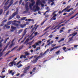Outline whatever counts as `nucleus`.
Here are the masks:
<instances>
[{
    "label": "nucleus",
    "mask_w": 78,
    "mask_h": 78,
    "mask_svg": "<svg viewBox=\"0 0 78 78\" xmlns=\"http://www.w3.org/2000/svg\"><path fill=\"white\" fill-rule=\"evenodd\" d=\"M49 51V49H48L46 51L44 52V53L43 54H42L43 53L42 52L40 54V55L38 57H37L36 58V59H35L34 61H32V62L33 63H36V62H37V60L39 59V58H41V57L42 56H44L45 54L47 53V51Z\"/></svg>",
    "instance_id": "f257e3e1"
},
{
    "label": "nucleus",
    "mask_w": 78,
    "mask_h": 78,
    "mask_svg": "<svg viewBox=\"0 0 78 78\" xmlns=\"http://www.w3.org/2000/svg\"><path fill=\"white\" fill-rule=\"evenodd\" d=\"M13 3V1L11 0L10 1V4L8 5V6H7L5 7V10L4 11H6L8 9H9V8L12 5Z\"/></svg>",
    "instance_id": "f03ea898"
},
{
    "label": "nucleus",
    "mask_w": 78,
    "mask_h": 78,
    "mask_svg": "<svg viewBox=\"0 0 78 78\" xmlns=\"http://www.w3.org/2000/svg\"><path fill=\"white\" fill-rule=\"evenodd\" d=\"M18 14V12H16L14 13H13L11 16H10V17H9V20H10V19H12V18H14V17L15 16H16L17 14Z\"/></svg>",
    "instance_id": "7ed1b4c3"
},
{
    "label": "nucleus",
    "mask_w": 78,
    "mask_h": 78,
    "mask_svg": "<svg viewBox=\"0 0 78 78\" xmlns=\"http://www.w3.org/2000/svg\"><path fill=\"white\" fill-rule=\"evenodd\" d=\"M25 7L26 8V11H24V13H27L29 11V9L28 8V5L27 4H26L25 5Z\"/></svg>",
    "instance_id": "20e7f679"
},
{
    "label": "nucleus",
    "mask_w": 78,
    "mask_h": 78,
    "mask_svg": "<svg viewBox=\"0 0 78 78\" xmlns=\"http://www.w3.org/2000/svg\"><path fill=\"white\" fill-rule=\"evenodd\" d=\"M57 16V14H55L53 17L51 18V19L50 20L52 21V20H55L56 19V17Z\"/></svg>",
    "instance_id": "39448f33"
},
{
    "label": "nucleus",
    "mask_w": 78,
    "mask_h": 78,
    "mask_svg": "<svg viewBox=\"0 0 78 78\" xmlns=\"http://www.w3.org/2000/svg\"><path fill=\"white\" fill-rule=\"evenodd\" d=\"M18 47V46H16L15 47H14L11 50V51H9L6 54H5V55H8V54H9V53H10L11 51H13V50H15L16 48H17Z\"/></svg>",
    "instance_id": "423d86ee"
},
{
    "label": "nucleus",
    "mask_w": 78,
    "mask_h": 78,
    "mask_svg": "<svg viewBox=\"0 0 78 78\" xmlns=\"http://www.w3.org/2000/svg\"><path fill=\"white\" fill-rule=\"evenodd\" d=\"M54 1V0H48V3H49V4H50V3H51V2H52L51 3V6H53V5L55 4V2H53Z\"/></svg>",
    "instance_id": "0eeeda50"
},
{
    "label": "nucleus",
    "mask_w": 78,
    "mask_h": 78,
    "mask_svg": "<svg viewBox=\"0 0 78 78\" xmlns=\"http://www.w3.org/2000/svg\"><path fill=\"white\" fill-rule=\"evenodd\" d=\"M27 29H25L24 30V31L23 32V33L22 34V37L23 38L24 37V36L26 34V33H27Z\"/></svg>",
    "instance_id": "6e6552de"
},
{
    "label": "nucleus",
    "mask_w": 78,
    "mask_h": 78,
    "mask_svg": "<svg viewBox=\"0 0 78 78\" xmlns=\"http://www.w3.org/2000/svg\"><path fill=\"white\" fill-rule=\"evenodd\" d=\"M11 28L12 29H13L10 30V31H11V32H13V31H14V30H15V29H16V27H14V26H12Z\"/></svg>",
    "instance_id": "1a4fd4ad"
},
{
    "label": "nucleus",
    "mask_w": 78,
    "mask_h": 78,
    "mask_svg": "<svg viewBox=\"0 0 78 78\" xmlns=\"http://www.w3.org/2000/svg\"><path fill=\"white\" fill-rule=\"evenodd\" d=\"M35 12H36V11H39L40 10V7L38 6H35Z\"/></svg>",
    "instance_id": "9d476101"
},
{
    "label": "nucleus",
    "mask_w": 78,
    "mask_h": 78,
    "mask_svg": "<svg viewBox=\"0 0 78 78\" xmlns=\"http://www.w3.org/2000/svg\"><path fill=\"white\" fill-rule=\"evenodd\" d=\"M5 27H6V28L9 29V28H10V26H8L7 24H5L3 26L4 29H5Z\"/></svg>",
    "instance_id": "9b49d317"
},
{
    "label": "nucleus",
    "mask_w": 78,
    "mask_h": 78,
    "mask_svg": "<svg viewBox=\"0 0 78 78\" xmlns=\"http://www.w3.org/2000/svg\"><path fill=\"white\" fill-rule=\"evenodd\" d=\"M23 47V45H21L19 48L17 50V51H20L21 49H22V48Z\"/></svg>",
    "instance_id": "f8f14e48"
},
{
    "label": "nucleus",
    "mask_w": 78,
    "mask_h": 78,
    "mask_svg": "<svg viewBox=\"0 0 78 78\" xmlns=\"http://www.w3.org/2000/svg\"><path fill=\"white\" fill-rule=\"evenodd\" d=\"M3 41V39H2L0 41V48H2V46L3 45H2V42Z\"/></svg>",
    "instance_id": "ddd939ff"
},
{
    "label": "nucleus",
    "mask_w": 78,
    "mask_h": 78,
    "mask_svg": "<svg viewBox=\"0 0 78 78\" xmlns=\"http://www.w3.org/2000/svg\"><path fill=\"white\" fill-rule=\"evenodd\" d=\"M59 48L57 46L56 47H54V48H51L50 50V51L51 52V51H53V50H54V49H55V48Z\"/></svg>",
    "instance_id": "4468645a"
},
{
    "label": "nucleus",
    "mask_w": 78,
    "mask_h": 78,
    "mask_svg": "<svg viewBox=\"0 0 78 78\" xmlns=\"http://www.w3.org/2000/svg\"><path fill=\"white\" fill-rule=\"evenodd\" d=\"M9 1L8 0L7 1L5 2V6H4L3 8H5L6 6V5H8V3H9Z\"/></svg>",
    "instance_id": "2eb2a0df"
},
{
    "label": "nucleus",
    "mask_w": 78,
    "mask_h": 78,
    "mask_svg": "<svg viewBox=\"0 0 78 78\" xmlns=\"http://www.w3.org/2000/svg\"><path fill=\"white\" fill-rule=\"evenodd\" d=\"M73 37L70 38L69 39V40L68 41V42H71V41H73Z\"/></svg>",
    "instance_id": "dca6fc26"
},
{
    "label": "nucleus",
    "mask_w": 78,
    "mask_h": 78,
    "mask_svg": "<svg viewBox=\"0 0 78 78\" xmlns=\"http://www.w3.org/2000/svg\"><path fill=\"white\" fill-rule=\"evenodd\" d=\"M70 6H69L68 5L66 8L65 9H64V10L65 11H66V10H68L69 9V8H70Z\"/></svg>",
    "instance_id": "f3484780"
},
{
    "label": "nucleus",
    "mask_w": 78,
    "mask_h": 78,
    "mask_svg": "<svg viewBox=\"0 0 78 78\" xmlns=\"http://www.w3.org/2000/svg\"><path fill=\"white\" fill-rule=\"evenodd\" d=\"M3 10L2 9H0V16L3 14Z\"/></svg>",
    "instance_id": "a211bd4d"
},
{
    "label": "nucleus",
    "mask_w": 78,
    "mask_h": 78,
    "mask_svg": "<svg viewBox=\"0 0 78 78\" xmlns=\"http://www.w3.org/2000/svg\"><path fill=\"white\" fill-rule=\"evenodd\" d=\"M12 23V21H10L7 23V25H11Z\"/></svg>",
    "instance_id": "6ab92c4d"
},
{
    "label": "nucleus",
    "mask_w": 78,
    "mask_h": 78,
    "mask_svg": "<svg viewBox=\"0 0 78 78\" xmlns=\"http://www.w3.org/2000/svg\"><path fill=\"white\" fill-rule=\"evenodd\" d=\"M30 68V66H28L27 67L25 68L24 69V70H28Z\"/></svg>",
    "instance_id": "aec40b11"
},
{
    "label": "nucleus",
    "mask_w": 78,
    "mask_h": 78,
    "mask_svg": "<svg viewBox=\"0 0 78 78\" xmlns=\"http://www.w3.org/2000/svg\"><path fill=\"white\" fill-rule=\"evenodd\" d=\"M13 45H14V44L12 43L9 46V48H12Z\"/></svg>",
    "instance_id": "412c9836"
},
{
    "label": "nucleus",
    "mask_w": 78,
    "mask_h": 78,
    "mask_svg": "<svg viewBox=\"0 0 78 78\" xmlns=\"http://www.w3.org/2000/svg\"><path fill=\"white\" fill-rule=\"evenodd\" d=\"M78 15V12L76 13L74 16H72V17L70 18V19H73L76 16Z\"/></svg>",
    "instance_id": "4be33fe9"
},
{
    "label": "nucleus",
    "mask_w": 78,
    "mask_h": 78,
    "mask_svg": "<svg viewBox=\"0 0 78 78\" xmlns=\"http://www.w3.org/2000/svg\"><path fill=\"white\" fill-rule=\"evenodd\" d=\"M64 25H65L62 24V25H60L59 26H58V27L57 28V30H58V29H59V28H60V27H62V26H64Z\"/></svg>",
    "instance_id": "5701e85b"
},
{
    "label": "nucleus",
    "mask_w": 78,
    "mask_h": 78,
    "mask_svg": "<svg viewBox=\"0 0 78 78\" xmlns=\"http://www.w3.org/2000/svg\"><path fill=\"white\" fill-rule=\"evenodd\" d=\"M30 41L29 38L27 39H26V41H25V42H24V44H26V43H27V42H28V41Z\"/></svg>",
    "instance_id": "b1692460"
},
{
    "label": "nucleus",
    "mask_w": 78,
    "mask_h": 78,
    "mask_svg": "<svg viewBox=\"0 0 78 78\" xmlns=\"http://www.w3.org/2000/svg\"><path fill=\"white\" fill-rule=\"evenodd\" d=\"M9 39V37L6 38L5 40L3 43L6 44V41H7V40H8V39Z\"/></svg>",
    "instance_id": "393cba45"
},
{
    "label": "nucleus",
    "mask_w": 78,
    "mask_h": 78,
    "mask_svg": "<svg viewBox=\"0 0 78 78\" xmlns=\"http://www.w3.org/2000/svg\"><path fill=\"white\" fill-rule=\"evenodd\" d=\"M51 27V26H50L49 27H48L47 28H46L45 29H44V30L43 31H45L47 30H48V29H49V28H50V27Z\"/></svg>",
    "instance_id": "a878e982"
},
{
    "label": "nucleus",
    "mask_w": 78,
    "mask_h": 78,
    "mask_svg": "<svg viewBox=\"0 0 78 78\" xmlns=\"http://www.w3.org/2000/svg\"><path fill=\"white\" fill-rule=\"evenodd\" d=\"M22 58H26V56H23V55H21L20 56V59H22Z\"/></svg>",
    "instance_id": "bb28decb"
},
{
    "label": "nucleus",
    "mask_w": 78,
    "mask_h": 78,
    "mask_svg": "<svg viewBox=\"0 0 78 78\" xmlns=\"http://www.w3.org/2000/svg\"><path fill=\"white\" fill-rule=\"evenodd\" d=\"M34 28H35V27H34V28H33L30 31V33H33V31L35 30Z\"/></svg>",
    "instance_id": "cd10ccee"
},
{
    "label": "nucleus",
    "mask_w": 78,
    "mask_h": 78,
    "mask_svg": "<svg viewBox=\"0 0 78 78\" xmlns=\"http://www.w3.org/2000/svg\"><path fill=\"white\" fill-rule=\"evenodd\" d=\"M13 25H15V26H17V27H18L19 25V24L15 23L13 24Z\"/></svg>",
    "instance_id": "c85d7f7f"
},
{
    "label": "nucleus",
    "mask_w": 78,
    "mask_h": 78,
    "mask_svg": "<svg viewBox=\"0 0 78 78\" xmlns=\"http://www.w3.org/2000/svg\"><path fill=\"white\" fill-rule=\"evenodd\" d=\"M50 11V9H49L48 10H47L46 11L44 14L43 15H45V14H46V13H47V12H49Z\"/></svg>",
    "instance_id": "c756f323"
},
{
    "label": "nucleus",
    "mask_w": 78,
    "mask_h": 78,
    "mask_svg": "<svg viewBox=\"0 0 78 78\" xmlns=\"http://www.w3.org/2000/svg\"><path fill=\"white\" fill-rule=\"evenodd\" d=\"M34 4H35V2H32L31 4H30V5H31V6H34Z\"/></svg>",
    "instance_id": "7c9ffc66"
},
{
    "label": "nucleus",
    "mask_w": 78,
    "mask_h": 78,
    "mask_svg": "<svg viewBox=\"0 0 78 78\" xmlns=\"http://www.w3.org/2000/svg\"><path fill=\"white\" fill-rule=\"evenodd\" d=\"M25 54L26 56H28V55H30L29 53L27 52H25Z\"/></svg>",
    "instance_id": "2f4dec72"
},
{
    "label": "nucleus",
    "mask_w": 78,
    "mask_h": 78,
    "mask_svg": "<svg viewBox=\"0 0 78 78\" xmlns=\"http://www.w3.org/2000/svg\"><path fill=\"white\" fill-rule=\"evenodd\" d=\"M60 53V51L58 50V51H57L56 52V55H59V54Z\"/></svg>",
    "instance_id": "473e14b6"
},
{
    "label": "nucleus",
    "mask_w": 78,
    "mask_h": 78,
    "mask_svg": "<svg viewBox=\"0 0 78 78\" xmlns=\"http://www.w3.org/2000/svg\"><path fill=\"white\" fill-rule=\"evenodd\" d=\"M39 0H38L37 2L36 3V4L35 6H39Z\"/></svg>",
    "instance_id": "72a5a7b5"
},
{
    "label": "nucleus",
    "mask_w": 78,
    "mask_h": 78,
    "mask_svg": "<svg viewBox=\"0 0 78 78\" xmlns=\"http://www.w3.org/2000/svg\"><path fill=\"white\" fill-rule=\"evenodd\" d=\"M34 40H33L32 41L30 42L29 43H27L26 45H28V44H31V43H32V42H34Z\"/></svg>",
    "instance_id": "f704fd0d"
},
{
    "label": "nucleus",
    "mask_w": 78,
    "mask_h": 78,
    "mask_svg": "<svg viewBox=\"0 0 78 78\" xmlns=\"http://www.w3.org/2000/svg\"><path fill=\"white\" fill-rule=\"evenodd\" d=\"M47 20V19L46 20L44 21H43L42 23H41V25H44V23H45V21H46V20Z\"/></svg>",
    "instance_id": "c9c22d12"
},
{
    "label": "nucleus",
    "mask_w": 78,
    "mask_h": 78,
    "mask_svg": "<svg viewBox=\"0 0 78 78\" xmlns=\"http://www.w3.org/2000/svg\"><path fill=\"white\" fill-rule=\"evenodd\" d=\"M38 27H39V25H37V26L36 27H35V28H34L35 31H36V30H37V28Z\"/></svg>",
    "instance_id": "e433bc0d"
},
{
    "label": "nucleus",
    "mask_w": 78,
    "mask_h": 78,
    "mask_svg": "<svg viewBox=\"0 0 78 78\" xmlns=\"http://www.w3.org/2000/svg\"><path fill=\"white\" fill-rule=\"evenodd\" d=\"M9 64H11L12 66H13V65L14 64V62H10Z\"/></svg>",
    "instance_id": "4c0bfd02"
},
{
    "label": "nucleus",
    "mask_w": 78,
    "mask_h": 78,
    "mask_svg": "<svg viewBox=\"0 0 78 78\" xmlns=\"http://www.w3.org/2000/svg\"><path fill=\"white\" fill-rule=\"evenodd\" d=\"M32 47H34V48H36V44H34L32 45Z\"/></svg>",
    "instance_id": "58836bf2"
},
{
    "label": "nucleus",
    "mask_w": 78,
    "mask_h": 78,
    "mask_svg": "<svg viewBox=\"0 0 78 78\" xmlns=\"http://www.w3.org/2000/svg\"><path fill=\"white\" fill-rule=\"evenodd\" d=\"M25 25H22V24H21L20 25V27H21V28H23L24 27Z\"/></svg>",
    "instance_id": "ea45409f"
},
{
    "label": "nucleus",
    "mask_w": 78,
    "mask_h": 78,
    "mask_svg": "<svg viewBox=\"0 0 78 78\" xmlns=\"http://www.w3.org/2000/svg\"><path fill=\"white\" fill-rule=\"evenodd\" d=\"M9 11L8 10L6 13L5 15H8L9 14Z\"/></svg>",
    "instance_id": "a19ab883"
},
{
    "label": "nucleus",
    "mask_w": 78,
    "mask_h": 78,
    "mask_svg": "<svg viewBox=\"0 0 78 78\" xmlns=\"http://www.w3.org/2000/svg\"><path fill=\"white\" fill-rule=\"evenodd\" d=\"M64 9L62 11V12H61V11H59V12H58V14H61V13H62V12H64Z\"/></svg>",
    "instance_id": "79ce46f5"
},
{
    "label": "nucleus",
    "mask_w": 78,
    "mask_h": 78,
    "mask_svg": "<svg viewBox=\"0 0 78 78\" xmlns=\"http://www.w3.org/2000/svg\"><path fill=\"white\" fill-rule=\"evenodd\" d=\"M21 62H22V61H20L19 62H18L16 64V66H18V65H19Z\"/></svg>",
    "instance_id": "37998d69"
},
{
    "label": "nucleus",
    "mask_w": 78,
    "mask_h": 78,
    "mask_svg": "<svg viewBox=\"0 0 78 78\" xmlns=\"http://www.w3.org/2000/svg\"><path fill=\"white\" fill-rule=\"evenodd\" d=\"M23 65H22L21 64H20L19 66H17L18 68H20V67H22V66H23Z\"/></svg>",
    "instance_id": "c03bdc74"
},
{
    "label": "nucleus",
    "mask_w": 78,
    "mask_h": 78,
    "mask_svg": "<svg viewBox=\"0 0 78 78\" xmlns=\"http://www.w3.org/2000/svg\"><path fill=\"white\" fill-rule=\"evenodd\" d=\"M26 18H27L26 17H24L21 18V20H25V19H26Z\"/></svg>",
    "instance_id": "a18cd8bd"
},
{
    "label": "nucleus",
    "mask_w": 78,
    "mask_h": 78,
    "mask_svg": "<svg viewBox=\"0 0 78 78\" xmlns=\"http://www.w3.org/2000/svg\"><path fill=\"white\" fill-rule=\"evenodd\" d=\"M41 49V48H40V47H37L36 49V51H37L38 50H40Z\"/></svg>",
    "instance_id": "49530a36"
},
{
    "label": "nucleus",
    "mask_w": 78,
    "mask_h": 78,
    "mask_svg": "<svg viewBox=\"0 0 78 78\" xmlns=\"http://www.w3.org/2000/svg\"><path fill=\"white\" fill-rule=\"evenodd\" d=\"M39 1V5H40L42 4V2L40 0H38Z\"/></svg>",
    "instance_id": "de8ad7c7"
},
{
    "label": "nucleus",
    "mask_w": 78,
    "mask_h": 78,
    "mask_svg": "<svg viewBox=\"0 0 78 78\" xmlns=\"http://www.w3.org/2000/svg\"><path fill=\"white\" fill-rule=\"evenodd\" d=\"M23 31V29L20 30H19V33H22V31Z\"/></svg>",
    "instance_id": "09e8293b"
},
{
    "label": "nucleus",
    "mask_w": 78,
    "mask_h": 78,
    "mask_svg": "<svg viewBox=\"0 0 78 78\" xmlns=\"http://www.w3.org/2000/svg\"><path fill=\"white\" fill-rule=\"evenodd\" d=\"M5 68H4L2 69V73H4V72H5Z\"/></svg>",
    "instance_id": "8fccbe9b"
},
{
    "label": "nucleus",
    "mask_w": 78,
    "mask_h": 78,
    "mask_svg": "<svg viewBox=\"0 0 78 78\" xmlns=\"http://www.w3.org/2000/svg\"><path fill=\"white\" fill-rule=\"evenodd\" d=\"M35 70H36V67H35L34 68H33L32 71L33 72H35Z\"/></svg>",
    "instance_id": "3c124183"
},
{
    "label": "nucleus",
    "mask_w": 78,
    "mask_h": 78,
    "mask_svg": "<svg viewBox=\"0 0 78 78\" xmlns=\"http://www.w3.org/2000/svg\"><path fill=\"white\" fill-rule=\"evenodd\" d=\"M16 18H17V19H20V17L19 15H17L16 16Z\"/></svg>",
    "instance_id": "603ef678"
},
{
    "label": "nucleus",
    "mask_w": 78,
    "mask_h": 78,
    "mask_svg": "<svg viewBox=\"0 0 78 78\" xmlns=\"http://www.w3.org/2000/svg\"><path fill=\"white\" fill-rule=\"evenodd\" d=\"M37 33H38L37 32H36L35 33L34 36H37Z\"/></svg>",
    "instance_id": "864d4df0"
},
{
    "label": "nucleus",
    "mask_w": 78,
    "mask_h": 78,
    "mask_svg": "<svg viewBox=\"0 0 78 78\" xmlns=\"http://www.w3.org/2000/svg\"><path fill=\"white\" fill-rule=\"evenodd\" d=\"M78 45L76 44V45H74V48H76V47H78Z\"/></svg>",
    "instance_id": "5fc2aeb1"
},
{
    "label": "nucleus",
    "mask_w": 78,
    "mask_h": 78,
    "mask_svg": "<svg viewBox=\"0 0 78 78\" xmlns=\"http://www.w3.org/2000/svg\"><path fill=\"white\" fill-rule=\"evenodd\" d=\"M3 55V52H1L0 53V57H1Z\"/></svg>",
    "instance_id": "6e6d98bb"
},
{
    "label": "nucleus",
    "mask_w": 78,
    "mask_h": 78,
    "mask_svg": "<svg viewBox=\"0 0 78 78\" xmlns=\"http://www.w3.org/2000/svg\"><path fill=\"white\" fill-rule=\"evenodd\" d=\"M56 12H57V11H54L53 13L52 14V15H55V13H56Z\"/></svg>",
    "instance_id": "4d7b16f0"
},
{
    "label": "nucleus",
    "mask_w": 78,
    "mask_h": 78,
    "mask_svg": "<svg viewBox=\"0 0 78 78\" xmlns=\"http://www.w3.org/2000/svg\"><path fill=\"white\" fill-rule=\"evenodd\" d=\"M27 70H24L23 71V72H24L23 73H27Z\"/></svg>",
    "instance_id": "13d9d810"
},
{
    "label": "nucleus",
    "mask_w": 78,
    "mask_h": 78,
    "mask_svg": "<svg viewBox=\"0 0 78 78\" xmlns=\"http://www.w3.org/2000/svg\"><path fill=\"white\" fill-rule=\"evenodd\" d=\"M36 31H34V32H33V33L31 34V35H30L31 37V36H33V34H34V33H35Z\"/></svg>",
    "instance_id": "bf43d9fd"
},
{
    "label": "nucleus",
    "mask_w": 78,
    "mask_h": 78,
    "mask_svg": "<svg viewBox=\"0 0 78 78\" xmlns=\"http://www.w3.org/2000/svg\"><path fill=\"white\" fill-rule=\"evenodd\" d=\"M60 33H61L62 32H64V30H60L59 31Z\"/></svg>",
    "instance_id": "052dcab7"
},
{
    "label": "nucleus",
    "mask_w": 78,
    "mask_h": 78,
    "mask_svg": "<svg viewBox=\"0 0 78 78\" xmlns=\"http://www.w3.org/2000/svg\"><path fill=\"white\" fill-rule=\"evenodd\" d=\"M74 13V12H71L69 13V16H71V15H72Z\"/></svg>",
    "instance_id": "680f3d73"
},
{
    "label": "nucleus",
    "mask_w": 78,
    "mask_h": 78,
    "mask_svg": "<svg viewBox=\"0 0 78 78\" xmlns=\"http://www.w3.org/2000/svg\"><path fill=\"white\" fill-rule=\"evenodd\" d=\"M77 34V33H74L73 34V36H75V35H76Z\"/></svg>",
    "instance_id": "e2e57ef3"
},
{
    "label": "nucleus",
    "mask_w": 78,
    "mask_h": 78,
    "mask_svg": "<svg viewBox=\"0 0 78 78\" xmlns=\"http://www.w3.org/2000/svg\"><path fill=\"white\" fill-rule=\"evenodd\" d=\"M22 2V0H20L19 3V5H20L21 4Z\"/></svg>",
    "instance_id": "0e129e2a"
},
{
    "label": "nucleus",
    "mask_w": 78,
    "mask_h": 78,
    "mask_svg": "<svg viewBox=\"0 0 78 78\" xmlns=\"http://www.w3.org/2000/svg\"><path fill=\"white\" fill-rule=\"evenodd\" d=\"M58 27V26H56L53 29V30H55V29H56V27Z\"/></svg>",
    "instance_id": "69168bd1"
},
{
    "label": "nucleus",
    "mask_w": 78,
    "mask_h": 78,
    "mask_svg": "<svg viewBox=\"0 0 78 78\" xmlns=\"http://www.w3.org/2000/svg\"><path fill=\"white\" fill-rule=\"evenodd\" d=\"M52 37H53V35H50L49 36V37H50V38H52Z\"/></svg>",
    "instance_id": "338daca9"
},
{
    "label": "nucleus",
    "mask_w": 78,
    "mask_h": 78,
    "mask_svg": "<svg viewBox=\"0 0 78 78\" xmlns=\"http://www.w3.org/2000/svg\"><path fill=\"white\" fill-rule=\"evenodd\" d=\"M67 12H70V10L69 9V10H66Z\"/></svg>",
    "instance_id": "774afa93"
}]
</instances>
